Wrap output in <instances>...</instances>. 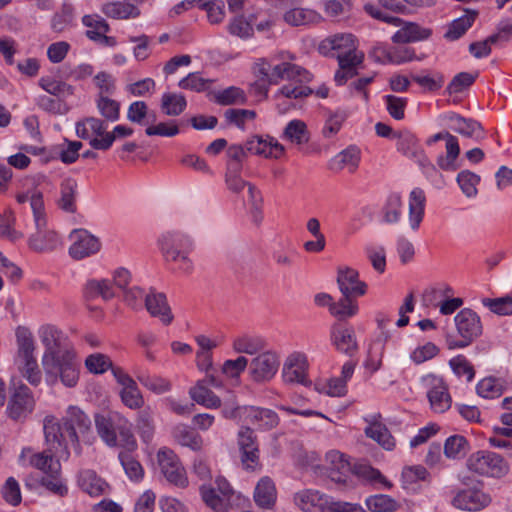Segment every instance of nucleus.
<instances>
[{
  "label": "nucleus",
  "instance_id": "1",
  "mask_svg": "<svg viewBox=\"0 0 512 512\" xmlns=\"http://www.w3.org/2000/svg\"><path fill=\"white\" fill-rule=\"evenodd\" d=\"M39 337L45 347L42 366L51 382L58 379L66 387H74L79 380V364L75 353L66 347V337L53 325H44L39 330Z\"/></svg>",
  "mask_w": 512,
  "mask_h": 512
},
{
  "label": "nucleus",
  "instance_id": "2",
  "mask_svg": "<svg viewBox=\"0 0 512 512\" xmlns=\"http://www.w3.org/2000/svg\"><path fill=\"white\" fill-rule=\"evenodd\" d=\"M44 434L52 449L63 448L68 454L70 443L76 453L80 454V440H89L92 435V422L79 407L69 406L61 421L53 416L44 419Z\"/></svg>",
  "mask_w": 512,
  "mask_h": 512
},
{
  "label": "nucleus",
  "instance_id": "3",
  "mask_svg": "<svg viewBox=\"0 0 512 512\" xmlns=\"http://www.w3.org/2000/svg\"><path fill=\"white\" fill-rule=\"evenodd\" d=\"M19 204L30 203L33 213L36 232L29 238V246L37 252L50 251L59 244L58 234L53 230H48L43 194L39 190H32L16 195Z\"/></svg>",
  "mask_w": 512,
  "mask_h": 512
},
{
  "label": "nucleus",
  "instance_id": "4",
  "mask_svg": "<svg viewBox=\"0 0 512 512\" xmlns=\"http://www.w3.org/2000/svg\"><path fill=\"white\" fill-rule=\"evenodd\" d=\"M295 505L304 512H365L359 504L334 501L313 489H304L294 495Z\"/></svg>",
  "mask_w": 512,
  "mask_h": 512
},
{
  "label": "nucleus",
  "instance_id": "5",
  "mask_svg": "<svg viewBox=\"0 0 512 512\" xmlns=\"http://www.w3.org/2000/svg\"><path fill=\"white\" fill-rule=\"evenodd\" d=\"M17 364L22 376L33 386L40 384L42 375L34 357L35 344L32 333L23 327L16 330Z\"/></svg>",
  "mask_w": 512,
  "mask_h": 512
},
{
  "label": "nucleus",
  "instance_id": "6",
  "mask_svg": "<svg viewBox=\"0 0 512 512\" xmlns=\"http://www.w3.org/2000/svg\"><path fill=\"white\" fill-rule=\"evenodd\" d=\"M457 336L448 335V349L465 348L482 335L483 326L479 315L470 308L460 310L454 317Z\"/></svg>",
  "mask_w": 512,
  "mask_h": 512
},
{
  "label": "nucleus",
  "instance_id": "7",
  "mask_svg": "<svg viewBox=\"0 0 512 512\" xmlns=\"http://www.w3.org/2000/svg\"><path fill=\"white\" fill-rule=\"evenodd\" d=\"M160 248L166 261L178 265V269L189 272L192 269V261L189 257L192 251L190 238L178 231L164 233L160 240Z\"/></svg>",
  "mask_w": 512,
  "mask_h": 512
},
{
  "label": "nucleus",
  "instance_id": "8",
  "mask_svg": "<svg viewBox=\"0 0 512 512\" xmlns=\"http://www.w3.org/2000/svg\"><path fill=\"white\" fill-rule=\"evenodd\" d=\"M467 467L470 471L482 476L500 478L509 471V465L504 459L493 452L478 451L470 455L467 460Z\"/></svg>",
  "mask_w": 512,
  "mask_h": 512
},
{
  "label": "nucleus",
  "instance_id": "9",
  "mask_svg": "<svg viewBox=\"0 0 512 512\" xmlns=\"http://www.w3.org/2000/svg\"><path fill=\"white\" fill-rule=\"evenodd\" d=\"M35 400L31 390L21 381L12 380L10 398L7 406L8 416L15 420H24L32 413Z\"/></svg>",
  "mask_w": 512,
  "mask_h": 512
},
{
  "label": "nucleus",
  "instance_id": "10",
  "mask_svg": "<svg viewBox=\"0 0 512 512\" xmlns=\"http://www.w3.org/2000/svg\"><path fill=\"white\" fill-rule=\"evenodd\" d=\"M422 383L427 388V397L434 412L444 413L451 407V396L442 377L429 374L422 378Z\"/></svg>",
  "mask_w": 512,
  "mask_h": 512
},
{
  "label": "nucleus",
  "instance_id": "11",
  "mask_svg": "<svg viewBox=\"0 0 512 512\" xmlns=\"http://www.w3.org/2000/svg\"><path fill=\"white\" fill-rule=\"evenodd\" d=\"M157 459L161 472L167 481L181 488L188 485L186 471L172 450L161 449L157 454Z\"/></svg>",
  "mask_w": 512,
  "mask_h": 512
},
{
  "label": "nucleus",
  "instance_id": "12",
  "mask_svg": "<svg viewBox=\"0 0 512 512\" xmlns=\"http://www.w3.org/2000/svg\"><path fill=\"white\" fill-rule=\"evenodd\" d=\"M280 359L273 351L259 352L249 364V373L253 381L258 383L270 381L277 373Z\"/></svg>",
  "mask_w": 512,
  "mask_h": 512
},
{
  "label": "nucleus",
  "instance_id": "13",
  "mask_svg": "<svg viewBox=\"0 0 512 512\" xmlns=\"http://www.w3.org/2000/svg\"><path fill=\"white\" fill-rule=\"evenodd\" d=\"M70 238L72 244L69 248V254L73 259L80 260L89 257L100 250V241L86 230H74Z\"/></svg>",
  "mask_w": 512,
  "mask_h": 512
},
{
  "label": "nucleus",
  "instance_id": "14",
  "mask_svg": "<svg viewBox=\"0 0 512 512\" xmlns=\"http://www.w3.org/2000/svg\"><path fill=\"white\" fill-rule=\"evenodd\" d=\"M241 460L246 469L254 470L259 466V449L254 431L243 427L238 433Z\"/></svg>",
  "mask_w": 512,
  "mask_h": 512
},
{
  "label": "nucleus",
  "instance_id": "15",
  "mask_svg": "<svg viewBox=\"0 0 512 512\" xmlns=\"http://www.w3.org/2000/svg\"><path fill=\"white\" fill-rule=\"evenodd\" d=\"M491 503L490 495L478 489H465L456 494L452 504L460 510L475 512Z\"/></svg>",
  "mask_w": 512,
  "mask_h": 512
},
{
  "label": "nucleus",
  "instance_id": "16",
  "mask_svg": "<svg viewBox=\"0 0 512 512\" xmlns=\"http://www.w3.org/2000/svg\"><path fill=\"white\" fill-rule=\"evenodd\" d=\"M339 69L334 75V81L337 85H344L349 79L355 77L357 68L364 60V53L357 49L345 55H336Z\"/></svg>",
  "mask_w": 512,
  "mask_h": 512
},
{
  "label": "nucleus",
  "instance_id": "17",
  "mask_svg": "<svg viewBox=\"0 0 512 512\" xmlns=\"http://www.w3.org/2000/svg\"><path fill=\"white\" fill-rule=\"evenodd\" d=\"M330 340L337 351L350 357L358 351L356 334L352 327L333 325L330 331Z\"/></svg>",
  "mask_w": 512,
  "mask_h": 512
},
{
  "label": "nucleus",
  "instance_id": "18",
  "mask_svg": "<svg viewBox=\"0 0 512 512\" xmlns=\"http://www.w3.org/2000/svg\"><path fill=\"white\" fill-rule=\"evenodd\" d=\"M248 153L266 158H280L284 154V146L272 137L253 136L245 143Z\"/></svg>",
  "mask_w": 512,
  "mask_h": 512
},
{
  "label": "nucleus",
  "instance_id": "19",
  "mask_svg": "<svg viewBox=\"0 0 512 512\" xmlns=\"http://www.w3.org/2000/svg\"><path fill=\"white\" fill-rule=\"evenodd\" d=\"M306 356L299 352L290 354L283 366L282 377L285 383L304 384L306 381Z\"/></svg>",
  "mask_w": 512,
  "mask_h": 512
},
{
  "label": "nucleus",
  "instance_id": "20",
  "mask_svg": "<svg viewBox=\"0 0 512 512\" xmlns=\"http://www.w3.org/2000/svg\"><path fill=\"white\" fill-rule=\"evenodd\" d=\"M326 461L328 463V477L335 483L346 484L352 472V467L345 455L333 450L326 454Z\"/></svg>",
  "mask_w": 512,
  "mask_h": 512
},
{
  "label": "nucleus",
  "instance_id": "21",
  "mask_svg": "<svg viewBox=\"0 0 512 512\" xmlns=\"http://www.w3.org/2000/svg\"><path fill=\"white\" fill-rule=\"evenodd\" d=\"M359 274L355 269L345 267L339 268L337 284L342 295L362 296L366 293V283L358 279Z\"/></svg>",
  "mask_w": 512,
  "mask_h": 512
},
{
  "label": "nucleus",
  "instance_id": "22",
  "mask_svg": "<svg viewBox=\"0 0 512 512\" xmlns=\"http://www.w3.org/2000/svg\"><path fill=\"white\" fill-rule=\"evenodd\" d=\"M360 159V149L354 145H351L335 155L329 161L328 167L330 170L335 172L346 169L349 173H354L359 166Z\"/></svg>",
  "mask_w": 512,
  "mask_h": 512
},
{
  "label": "nucleus",
  "instance_id": "23",
  "mask_svg": "<svg viewBox=\"0 0 512 512\" xmlns=\"http://www.w3.org/2000/svg\"><path fill=\"white\" fill-rule=\"evenodd\" d=\"M145 307L151 316L158 317L163 324L172 322L173 315L165 294L151 291L145 296Z\"/></svg>",
  "mask_w": 512,
  "mask_h": 512
},
{
  "label": "nucleus",
  "instance_id": "24",
  "mask_svg": "<svg viewBox=\"0 0 512 512\" xmlns=\"http://www.w3.org/2000/svg\"><path fill=\"white\" fill-rule=\"evenodd\" d=\"M432 30L415 22H404L403 26L394 33L392 41L397 44L418 42L428 39Z\"/></svg>",
  "mask_w": 512,
  "mask_h": 512
},
{
  "label": "nucleus",
  "instance_id": "25",
  "mask_svg": "<svg viewBox=\"0 0 512 512\" xmlns=\"http://www.w3.org/2000/svg\"><path fill=\"white\" fill-rule=\"evenodd\" d=\"M446 119L451 122L450 128L464 137L476 140L484 137L483 128L476 120L464 118L456 113L448 114Z\"/></svg>",
  "mask_w": 512,
  "mask_h": 512
},
{
  "label": "nucleus",
  "instance_id": "26",
  "mask_svg": "<svg viewBox=\"0 0 512 512\" xmlns=\"http://www.w3.org/2000/svg\"><path fill=\"white\" fill-rule=\"evenodd\" d=\"M78 484L82 491L92 497H98L109 493L108 483L99 477L95 471L87 469L79 473Z\"/></svg>",
  "mask_w": 512,
  "mask_h": 512
},
{
  "label": "nucleus",
  "instance_id": "27",
  "mask_svg": "<svg viewBox=\"0 0 512 512\" xmlns=\"http://www.w3.org/2000/svg\"><path fill=\"white\" fill-rule=\"evenodd\" d=\"M117 413L111 415H97L95 417V426L100 438L110 447H114L117 442L118 418Z\"/></svg>",
  "mask_w": 512,
  "mask_h": 512
},
{
  "label": "nucleus",
  "instance_id": "28",
  "mask_svg": "<svg viewBox=\"0 0 512 512\" xmlns=\"http://www.w3.org/2000/svg\"><path fill=\"white\" fill-rule=\"evenodd\" d=\"M322 50L334 51L333 56L345 55L357 49L356 39L352 34H336L322 41Z\"/></svg>",
  "mask_w": 512,
  "mask_h": 512
},
{
  "label": "nucleus",
  "instance_id": "29",
  "mask_svg": "<svg viewBox=\"0 0 512 512\" xmlns=\"http://www.w3.org/2000/svg\"><path fill=\"white\" fill-rule=\"evenodd\" d=\"M83 295L88 300L101 298L109 301L115 297L114 286L109 279H90L83 288Z\"/></svg>",
  "mask_w": 512,
  "mask_h": 512
},
{
  "label": "nucleus",
  "instance_id": "30",
  "mask_svg": "<svg viewBox=\"0 0 512 512\" xmlns=\"http://www.w3.org/2000/svg\"><path fill=\"white\" fill-rule=\"evenodd\" d=\"M246 421L252 424H258L260 428L271 429L278 424L277 414L270 409H260L256 407H244L242 411Z\"/></svg>",
  "mask_w": 512,
  "mask_h": 512
},
{
  "label": "nucleus",
  "instance_id": "31",
  "mask_svg": "<svg viewBox=\"0 0 512 512\" xmlns=\"http://www.w3.org/2000/svg\"><path fill=\"white\" fill-rule=\"evenodd\" d=\"M255 503L262 508H271L276 501V488L273 480L268 476L262 477L254 491Z\"/></svg>",
  "mask_w": 512,
  "mask_h": 512
},
{
  "label": "nucleus",
  "instance_id": "32",
  "mask_svg": "<svg viewBox=\"0 0 512 512\" xmlns=\"http://www.w3.org/2000/svg\"><path fill=\"white\" fill-rule=\"evenodd\" d=\"M189 396L197 404L209 409H217L221 406V399L204 384V381H198L191 387Z\"/></svg>",
  "mask_w": 512,
  "mask_h": 512
},
{
  "label": "nucleus",
  "instance_id": "33",
  "mask_svg": "<svg viewBox=\"0 0 512 512\" xmlns=\"http://www.w3.org/2000/svg\"><path fill=\"white\" fill-rule=\"evenodd\" d=\"M425 195L421 189H414L409 200V224L412 230H417L424 216Z\"/></svg>",
  "mask_w": 512,
  "mask_h": 512
},
{
  "label": "nucleus",
  "instance_id": "34",
  "mask_svg": "<svg viewBox=\"0 0 512 512\" xmlns=\"http://www.w3.org/2000/svg\"><path fill=\"white\" fill-rule=\"evenodd\" d=\"M266 346L265 341L258 336L241 335L234 338L232 348L236 353L255 355L263 351Z\"/></svg>",
  "mask_w": 512,
  "mask_h": 512
},
{
  "label": "nucleus",
  "instance_id": "35",
  "mask_svg": "<svg viewBox=\"0 0 512 512\" xmlns=\"http://www.w3.org/2000/svg\"><path fill=\"white\" fill-rule=\"evenodd\" d=\"M102 12L107 17L118 20L135 18L140 15V11L135 5L119 1L104 4Z\"/></svg>",
  "mask_w": 512,
  "mask_h": 512
},
{
  "label": "nucleus",
  "instance_id": "36",
  "mask_svg": "<svg viewBox=\"0 0 512 512\" xmlns=\"http://www.w3.org/2000/svg\"><path fill=\"white\" fill-rule=\"evenodd\" d=\"M77 187V182L72 178L65 179L61 183L60 198L58 200L60 209L68 213H74L76 211Z\"/></svg>",
  "mask_w": 512,
  "mask_h": 512
},
{
  "label": "nucleus",
  "instance_id": "37",
  "mask_svg": "<svg viewBox=\"0 0 512 512\" xmlns=\"http://www.w3.org/2000/svg\"><path fill=\"white\" fill-rule=\"evenodd\" d=\"M136 378L142 386L158 395L167 393L172 388V384L168 379L149 374L145 371L137 372Z\"/></svg>",
  "mask_w": 512,
  "mask_h": 512
},
{
  "label": "nucleus",
  "instance_id": "38",
  "mask_svg": "<svg viewBox=\"0 0 512 512\" xmlns=\"http://www.w3.org/2000/svg\"><path fill=\"white\" fill-rule=\"evenodd\" d=\"M283 138L296 145L306 144L310 139V133L305 122L299 119L291 120L285 127Z\"/></svg>",
  "mask_w": 512,
  "mask_h": 512
},
{
  "label": "nucleus",
  "instance_id": "39",
  "mask_svg": "<svg viewBox=\"0 0 512 512\" xmlns=\"http://www.w3.org/2000/svg\"><path fill=\"white\" fill-rule=\"evenodd\" d=\"M460 153L458 140L452 134L446 136V156H439L437 159L438 166L445 171H454L457 169L455 164Z\"/></svg>",
  "mask_w": 512,
  "mask_h": 512
},
{
  "label": "nucleus",
  "instance_id": "40",
  "mask_svg": "<svg viewBox=\"0 0 512 512\" xmlns=\"http://www.w3.org/2000/svg\"><path fill=\"white\" fill-rule=\"evenodd\" d=\"M365 435L376 441L386 450H392L395 446V440L393 436L391 435L388 428L382 423H371L365 429Z\"/></svg>",
  "mask_w": 512,
  "mask_h": 512
},
{
  "label": "nucleus",
  "instance_id": "41",
  "mask_svg": "<svg viewBox=\"0 0 512 512\" xmlns=\"http://www.w3.org/2000/svg\"><path fill=\"white\" fill-rule=\"evenodd\" d=\"M173 435L180 445L188 447L193 451H199L203 446L202 437L185 425L176 426L173 430Z\"/></svg>",
  "mask_w": 512,
  "mask_h": 512
},
{
  "label": "nucleus",
  "instance_id": "42",
  "mask_svg": "<svg viewBox=\"0 0 512 512\" xmlns=\"http://www.w3.org/2000/svg\"><path fill=\"white\" fill-rule=\"evenodd\" d=\"M397 137V150L408 158H419L422 155V151L418 145L416 137L409 131H400L397 134H393Z\"/></svg>",
  "mask_w": 512,
  "mask_h": 512
},
{
  "label": "nucleus",
  "instance_id": "43",
  "mask_svg": "<svg viewBox=\"0 0 512 512\" xmlns=\"http://www.w3.org/2000/svg\"><path fill=\"white\" fill-rule=\"evenodd\" d=\"M321 16L311 9L293 8L284 14V21L291 26L307 25L316 23Z\"/></svg>",
  "mask_w": 512,
  "mask_h": 512
},
{
  "label": "nucleus",
  "instance_id": "44",
  "mask_svg": "<svg viewBox=\"0 0 512 512\" xmlns=\"http://www.w3.org/2000/svg\"><path fill=\"white\" fill-rule=\"evenodd\" d=\"M133 130L129 127L117 125L112 132H107L101 139L93 138L90 140V145L93 149L108 150L116 138H124L130 136Z\"/></svg>",
  "mask_w": 512,
  "mask_h": 512
},
{
  "label": "nucleus",
  "instance_id": "45",
  "mask_svg": "<svg viewBox=\"0 0 512 512\" xmlns=\"http://www.w3.org/2000/svg\"><path fill=\"white\" fill-rule=\"evenodd\" d=\"M365 504L371 512H396L400 508V504L394 498L385 494L369 496Z\"/></svg>",
  "mask_w": 512,
  "mask_h": 512
},
{
  "label": "nucleus",
  "instance_id": "46",
  "mask_svg": "<svg viewBox=\"0 0 512 512\" xmlns=\"http://www.w3.org/2000/svg\"><path fill=\"white\" fill-rule=\"evenodd\" d=\"M30 465L43 471L47 475H58L60 472V464L54 460L52 453L47 452L36 453L30 457Z\"/></svg>",
  "mask_w": 512,
  "mask_h": 512
},
{
  "label": "nucleus",
  "instance_id": "47",
  "mask_svg": "<svg viewBox=\"0 0 512 512\" xmlns=\"http://www.w3.org/2000/svg\"><path fill=\"white\" fill-rule=\"evenodd\" d=\"M187 102L182 94L164 93L161 99V108L168 116H178L186 108Z\"/></svg>",
  "mask_w": 512,
  "mask_h": 512
},
{
  "label": "nucleus",
  "instance_id": "48",
  "mask_svg": "<svg viewBox=\"0 0 512 512\" xmlns=\"http://www.w3.org/2000/svg\"><path fill=\"white\" fill-rule=\"evenodd\" d=\"M199 490L202 500L213 511H220L228 507L230 500L216 492L214 487L203 484Z\"/></svg>",
  "mask_w": 512,
  "mask_h": 512
},
{
  "label": "nucleus",
  "instance_id": "49",
  "mask_svg": "<svg viewBox=\"0 0 512 512\" xmlns=\"http://www.w3.org/2000/svg\"><path fill=\"white\" fill-rule=\"evenodd\" d=\"M242 165L238 163H228L225 175V182L227 188L233 193H240L245 187H248L249 182L244 181L241 176Z\"/></svg>",
  "mask_w": 512,
  "mask_h": 512
},
{
  "label": "nucleus",
  "instance_id": "50",
  "mask_svg": "<svg viewBox=\"0 0 512 512\" xmlns=\"http://www.w3.org/2000/svg\"><path fill=\"white\" fill-rule=\"evenodd\" d=\"M136 426L142 439L145 442H149L152 439L155 430L153 412L149 407L138 413Z\"/></svg>",
  "mask_w": 512,
  "mask_h": 512
},
{
  "label": "nucleus",
  "instance_id": "51",
  "mask_svg": "<svg viewBox=\"0 0 512 512\" xmlns=\"http://www.w3.org/2000/svg\"><path fill=\"white\" fill-rule=\"evenodd\" d=\"M456 181L466 197H475L478 193L477 185L480 182V176L469 171L463 170L458 173Z\"/></svg>",
  "mask_w": 512,
  "mask_h": 512
},
{
  "label": "nucleus",
  "instance_id": "52",
  "mask_svg": "<svg viewBox=\"0 0 512 512\" xmlns=\"http://www.w3.org/2000/svg\"><path fill=\"white\" fill-rule=\"evenodd\" d=\"M476 14H466L454 20L445 33V38L451 41L459 39L470 28L475 20Z\"/></svg>",
  "mask_w": 512,
  "mask_h": 512
},
{
  "label": "nucleus",
  "instance_id": "53",
  "mask_svg": "<svg viewBox=\"0 0 512 512\" xmlns=\"http://www.w3.org/2000/svg\"><path fill=\"white\" fill-rule=\"evenodd\" d=\"M383 220L388 224L397 223L402 214V200L398 194H391L383 207Z\"/></svg>",
  "mask_w": 512,
  "mask_h": 512
},
{
  "label": "nucleus",
  "instance_id": "54",
  "mask_svg": "<svg viewBox=\"0 0 512 512\" xmlns=\"http://www.w3.org/2000/svg\"><path fill=\"white\" fill-rule=\"evenodd\" d=\"M353 473L371 483H380L387 489L392 487V483L387 480L379 470L369 465H355L353 468Z\"/></svg>",
  "mask_w": 512,
  "mask_h": 512
},
{
  "label": "nucleus",
  "instance_id": "55",
  "mask_svg": "<svg viewBox=\"0 0 512 512\" xmlns=\"http://www.w3.org/2000/svg\"><path fill=\"white\" fill-rule=\"evenodd\" d=\"M82 22L86 27L89 28L86 31V36L95 42L98 41V37L95 35V33L101 35L103 33H107L110 30L108 23L97 15H85L82 19Z\"/></svg>",
  "mask_w": 512,
  "mask_h": 512
},
{
  "label": "nucleus",
  "instance_id": "56",
  "mask_svg": "<svg viewBox=\"0 0 512 512\" xmlns=\"http://www.w3.org/2000/svg\"><path fill=\"white\" fill-rule=\"evenodd\" d=\"M354 295H342V298L332 306L331 314L339 319L350 318L358 312L357 303L352 299Z\"/></svg>",
  "mask_w": 512,
  "mask_h": 512
},
{
  "label": "nucleus",
  "instance_id": "57",
  "mask_svg": "<svg viewBox=\"0 0 512 512\" xmlns=\"http://www.w3.org/2000/svg\"><path fill=\"white\" fill-rule=\"evenodd\" d=\"M120 396L124 405L130 409H140L144 405V398L136 382L123 387Z\"/></svg>",
  "mask_w": 512,
  "mask_h": 512
},
{
  "label": "nucleus",
  "instance_id": "58",
  "mask_svg": "<svg viewBox=\"0 0 512 512\" xmlns=\"http://www.w3.org/2000/svg\"><path fill=\"white\" fill-rule=\"evenodd\" d=\"M467 440L460 435L450 436L444 444V454L448 458L456 459L465 455Z\"/></svg>",
  "mask_w": 512,
  "mask_h": 512
},
{
  "label": "nucleus",
  "instance_id": "59",
  "mask_svg": "<svg viewBox=\"0 0 512 512\" xmlns=\"http://www.w3.org/2000/svg\"><path fill=\"white\" fill-rule=\"evenodd\" d=\"M215 101L221 105L244 104L246 96L242 89L231 86L216 93Z\"/></svg>",
  "mask_w": 512,
  "mask_h": 512
},
{
  "label": "nucleus",
  "instance_id": "60",
  "mask_svg": "<svg viewBox=\"0 0 512 512\" xmlns=\"http://www.w3.org/2000/svg\"><path fill=\"white\" fill-rule=\"evenodd\" d=\"M39 85L46 92L54 96H67L73 94V87L65 82L54 80L50 77H42Z\"/></svg>",
  "mask_w": 512,
  "mask_h": 512
},
{
  "label": "nucleus",
  "instance_id": "61",
  "mask_svg": "<svg viewBox=\"0 0 512 512\" xmlns=\"http://www.w3.org/2000/svg\"><path fill=\"white\" fill-rule=\"evenodd\" d=\"M119 459L125 473L131 480L137 481L143 477L144 471L141 464L130 453L121 452Z\"/></svg>",
  "mask_w": 512,
  "mask_h": 512
},
{
  "label": "nucleus",
  "instance_id": "62",
  "mask_svg": "<svg viewBox=\"0 0 512 512\" xmlns=\"http://www.w3.org/2000/svg\"><path fill=\"white\" fill-rule=\"evenodd\" d=\"M82 148V143L79 141L64 140V143L57 147L58 155L61 161L65 164L74 163L79 157V150Z\"/></svg>",
  "mask_w": 512,
  "mask_h": 512
},
{
  "label": "nucleus",
  "instance_id": "63",
  "mask_svg": "<svg viewBox=\"0 0 512 512\" xmlns=\"http://www.w3.org/2000/svg\"><path fill=\"white\" fill-rule=\"evenodd\" d=\"M85 366L91 373L102 374L112 368V361L105 354L95 353L86 358Z\"/></svg>",
  "mask_w": 512,
  "mask_h": 512
},
{
  "label": "nucleus",
  "instance_id": "64",
  "mask_svg": "<svg viewBox=\"0 0 512 512\" xmlns=\"http://www.w3.org/2000/svg\"><path fill=\"white\" fill-rule=\"evenodd\" d=\"M1 494L3 499L12 506H18L21 503L20 486L14 477L7 478L2 487Z\"/></svg>",
  "mask_w": 512,
  "mask_h": 512
}]
</instances>
